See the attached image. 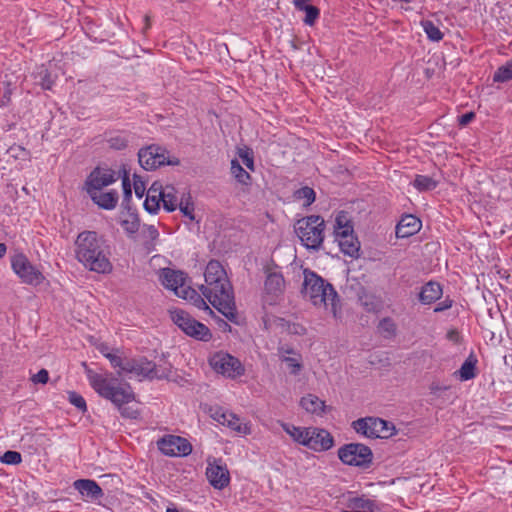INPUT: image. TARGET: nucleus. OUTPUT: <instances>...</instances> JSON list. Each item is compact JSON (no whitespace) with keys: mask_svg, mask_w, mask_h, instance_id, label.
<instances>
[{"mask_svg":"<svg viewBox=\"0 0 512 512\" xmlns=\"http://www.w3.org/2000/svg\"><path fill=\"white\" fill-rule=\"evenodd\" d=\"M477 359L473 354L462 363L460 369L456 372L461 381H468L476 377Z\"/></svg>","mask_w":512,"mask_h":512,"instance_id":"obj_29","label":"nucleus"},{"mask_svg":"<svg viewBox=\"0 0 512 512\" xmlns=\"http://www.w3.org/2000/svg\"><path fill=\"white\" fill-rule=\"evenodd\" d=\"M378 329L384 338L390 339L396 336L397 326L391 317H385L380 320Z\"/></svg>","mask_w":512,"mask_h":512,"instance_id":"obj_34","label":"nucleus"},{"mask_svg":"<svg viewBox=\"0 0 512 512\" xmlns=\"http://www.w3.org/2000/svg\"><path fill=\"white\" fill-rule=\"evenodd\" d=\"M133 188L135 191V195L138 198H142L144 196L146 191V185L142 178L137 174H134L133 176Z\"/></svg>","mask_w":512,"mask_h":512,"instance_id":"obj_48","label":"nucleus"},{"mask_svg":"<svg viewBox=\"0 0 512 512\" xmlns=\"http://www.w3.org/2000/svg\"><path fill=\"white\" fill-rule=\"evenodd\" d=\"M158 449L169 457H185L191 454V443L181 436L165 435L157 441Z\"/></svg>","mask_w":512,"mask_h":512,"instance_id":"obj_13","label":"nucleus"},{"mask_svg":"<svg viewBox=\"0 0 512 512\" xmlns=\"http://www.w3.org/2000/svg\"><path fill=\"white\" fill-rule=\"evenodd\" d=\"M303 275L304 296L308 297L316 307L326 309L330 307L333 314L336 315L340 299L333 285L310 269H304Z\"/></svg>","mask_w":512,"mask_h":512,"instance_id":"obj_4","label":"nucleus"},{"mask_svg":"<svg viewBox=\"0 0 512 512\" xmlns=\"http://www.w3.org/2000/svg\"><path fill=\"white\" fill-rule=\"evenodd\" d=\"M143 233L151 240H156L159 237V232L154 225H143Z\"/></svg>","mask_w":512,"mask_h":512,"instance_id":"obj_52","label":"nucleus"},{"mask_svg":"<svg viewBox=\"0 0 512 512\" xmlns=\"http://www.w3.org/2000/svg\"><path fill=\"white\" fill-rule=\"evenodd\" d=\"M144 20H145V27H144V29H145V30L150 29V27H151V24H150V17H149L148 15H146V16H145V18H144Z\"/></svg>","mask_w":512,"mask_h":512,"instance_id":"obj_60","label":"nucleus"},{"mask_svg":"<svg viewBox=\"0 0 512 512\" xmlns=\"http://www.w3.org/2000/svg\"><path fill=\"white\" fill-rule=\"evenodd\" d=\"M370 438H389L394 434V426L381 418L370 417Z\"/></svg>","mask_w":512,"mask_h":512,"instance_id":"obj_24","label":"nucleus"},{"mask_svg":"<svg viewBox=\"0 0 512 512\" xmlns=\"http://www.w3.org/2000/svg\"><path fill=\"white\" fill-rule=\"evenodd\" d=\"M347 508L349 509L348 512H353L355 510H372L373 502L363 497H354L349 499Z\"/></svg>","mask_w":512,"mask_h":512,"instance_id":"obj_38","label":"nucleus"},{"mask_svg":"<svg viewBox=\"0 0 512 512\" xmlns=\"http://www.w3.org/2000/svg\"><path fill=\"white\" fill-rule=\"evenodd\" d=\"M296 354H299L298 352H296L293 348L291 347H288V346H281L278 348V356H279V359L282 361V356H288V355H293L295 356Z\"/></svg>","mask_w":512,"mask_h":512,"instance_id":"obj_55","label":"nucleus"},{"mask_svg":"<svg viewBox=\"0 0 512 512\" xmlns=\"http://www.w3.org/2000/svg\"><path fill=\"white\" fill-rule=\"evenodd\" d=\"M100 351H101V353H102L103 355H104V353L109 352L107 347H105V348H101V349H100Z\"/></svg>","mask_w":512,"mask_h":512,"instance_id":"obj_63","label":"nucleus"},{"mask_svg":"<svg viewBox=\"0 0 512 512\" xmlns=\"http://www.w3.org/2000/svg\"><path fill=\"white\" fill-rule=\"evenodd\" d=\"M120 225L124 229V231L129 235L137 233L140 228V219L136 211H132L129 208L127 218L121 219Z\"/></svg>","mask_w":512,"mask_h":512,"instance_id":"obj_30","label":"nucleus"},{"mask_svg":"<svg viewBox=\"0 0 512 512\" xmlns=\"http://www.w3.org/2000/svg\"><path fill=\"white\" fill-rule=\"evenodd\" d=\"M177 207H179L181 213L184 216L188 217L190 220L195 219L194 204L192 202H190L189 200H186V201L181 200Z\"/></svg>","mask_w":512,"mask_h":512,"instance_id":"obj_47","label":"nucleus"},{"mask_svg":"<svg viewBox=\"0 0 512 512\" xmlns=\"http://www.w3.org/2000/svg\"><path fill=\"white\" fill-rule=\"evenodd\" d=\"M338 457L346 465L368 468L372 464L373 453L362 443H349L339 448Z\"/></svg>","mask_w":512,"mask_h":512,"instance_id":"obj_10","label":"nucleus"},{"mask_svg":"<svg viewBox=\"0 0 512 512\" xmlns=\"http://www.w3.org/2000/svg\"><path fill=\"white\" fill-rule=\"evenodd\" d=\"M325 220L319 215L305 216L294 225L301 244L311 251H319L325 238Z\"/></svg>","mask_w":512,"mask_h":512,"instance_id":"obj_5","label":"nucleus"},{"mask_svg":"<svg viewBox=\"0 0 512 512\" xmlns=\"http://www.w3.org/2000/svg\"><path fill=\"white\" fill-rule=\"evenodd\" d=\"M11 269L21 283L26 285L38 286L45 280L43 273L23 253L11 257Z\"/></svg>","mask_w":512,"mask_h":512,"instance_id":"obj_8","label":"nucleus"},{"mask_svg":"<svg viewBox=\"0 0 512 512\" xmlns=\"http://www.w3.org/2000/svg\"><path fill=\"white\" fill-rule=\"evenodd\" d=\"M162 192V185L155 181L147 191L144 201V209L150 214H156L160 209L162 198H158V194Z\"/></svg>","mask_w":512,"mask_h":512,"instance_id":"obj_23","label":"nucleus"},{"mask_svg":"<svg viewBox=\"0 0 512 512\" xmlns=\"http://www.w3.org/2000/svg\"><path fill=\"white\" fill-rule=\"evenodd\" d=\"M429 389H430L431 394L438 396L441 391L447 390L448 387L443 386L438 382H433V383H431Z\"/></svg>","mask_w":512,"mask_h":512,"instance_id":"obj_56","label":"nucleus"},{"mask_svg":"<svg viewBox=\"0 0 512 512\" xmlns=\"http://www.w3.org/2000/svg\"><path fill=\"white\" fill-rule=\"evenodd\" d=\"M282 362L286 363L290 374L298 375L303 368L301 354L295 356H282Z\"/></svg>","mask_w":512,"mask_h":512,"instance_id":"obj_37","label":"nucleus"},{"mask_svg":"<svg viewBox=\"0 0 512 512\" xmlns=\"http://www.w3.org/2000/svg\"><path fill=\"white\" fill-rule=\"evenodd\" d=\"M115 355H116V353H113V352L104 353V356L109 360L110 363H111V359L114 358Z\"/></svg>","mask_w":512,"mask_h":512,"instance_id":"obj_61","label":"nucleus"},{"mask_svg":"<svg viewBox=\"0 0 512 512\" xmlns=\"http://www.w3.org/2000/svg\"><path fill=\"white\" fill-rule=\"evenodd\" d=\"M124 373L126 374H133L136 377L142 379H149V380H162V379H168L171 370L170 368H159L157 365L148 360L146 357L140 356V357H133L128 358L127 363L125 364Z\"/></svg>","mask_w":512,"mask_h":512,"instance_id":"obj_6","label":"nucleus"},{"mask_svg":"<svg viewBox=\"0 0 512 512\" xmlns=\"http://www.w3.org/2000/svg\"><path fill=\"white\" fill-rule=\"evenodd\" d=\"M304 11L306 13L304 22L308 25H312L319 16V9L316 6L308 5L304 7Z\"/></svg>","mask_w":512,"mask_h":512,"instance_id":"obj_46","label":"nucleus"},{"mask_svg":"<svg viewBox=\"0 0 512 512\" xmlns=\"http://www.w3.org/2000/svg\"><path fill=\"white\" fill-rule=\"evenodd\" d=\"M215 421L221 425L227 426L239 434L248 435L251 433V427L248 422H244L239 416L230 412L224 411L221 408L216 409L212 414Z\"/></svg>","mask_w":512,"mask_h":512,"instance_id":"obj_16","label":"nucleus"},{"mask_svg":"<svg viewBox=\"0 0 512 512\" xmlns=\"http://www.w3.org/2000/svg\"><path fill=\"white\" fill-rule=\"evenodd\" d=\"M162 198L163 208L167 212H173L176 210L178 206V199L175 195V188L173 186L167 185L166 187L162 186V192L158 194V198Z\"/></svg>","mask_w":512,"mask_h":512,"instance_id":"obj_28","label":"nucleus"},{"mask_svg":"<svg viewBox=\"0 0 512 512\" xmlns=\"http://www.w3.org/2000/svg\"><path fill=\"white\" fill-rule=\"evenodd\" d=\"M117 180L112 169L96 167L87 177L85 185L88 194L100 191Z\"/></svg>","mask_w":512,"mask_h":512,"instance_id":"obj_15","label":"nucleus"},{"mask_svg":"<svg viewBox=\"0 0 512 512\" xmlns=\"http://www.w3.org/2000/svg\"><path fill=\"white\" fill-rule=\"evenodd\" d=\"M354 430L368 438H370L369 430H371L370 417L361 418L352 423Z\"/></svg>","mask_w":512,"mask_h":512,"instance_id":"obj_41","label":"nucleus"},{"mask_svg":"<svg viewBox=\"0 0 512 512\" xmlns=\"http://www.w3.org/2000/svg\"><path fill=\"white\" fill-rule=\"evenodd\" d=\"M4 100H10V97H8V96H6V95H5V96H4Z\"/></svg>","mask_w":512,"mask_h":512,"instance_id":"obj_64","label":"nucleus"},{"mask_svg":"<svg viewBox=\"0 0 512 512\" xmlns=\"http://www.w3.org/2000/svg\"><path fill=\"white\" fill-rule=\"evenodd\" d=\"M129 357H122L118 354L114 356V358L111 359V366L114 369H118V374L121 375L124 373L125 364L127 363V359Z\"/></svg>","mask_w":512,"mask_h":512,"instance_id":"obj_49","label":"nucleus"},{"mask_svg":"<svg viewBox=\"0 0 512 512\" xmlns=\"http://www.w3.org/2000/svg\"><path fill=\"white\" fill-rule=\"evenodd\" d=\"M281 426L295 442L307 447L310 427H299L288 423H283Z\"/></svg>","mask_w":512,"mask_h":512,"instance_id":"obj_27","label":"nucleus"},{"mask_svg":"<svg viewBox=\"0 0 512 512\" xmlns=\"http://www.w3.org/2000/svg\"><path fill=\"white\" fill-rule=\"evenodd\" d=\"M307 1L308 0H294V4L299 10H304V7L309 5L307 4Z\"/></svg>","mask_w":512,"mask_h":512,"instance_id":"obj_58","label":"nucleus"},{"mask_svg":"<svg viewBox=\"0 0 512 512\" xmlns=\"http://www.w3.org/2000/svg\"><path fill=\"white\" fill-rule=\"evenodd\" d=\"M160 281L162 285L180 298H185L187 290L190 288L188 279L184 272L171 268H164L160 273Z\"/></svg>","mask_w":512,"mask_h":512,"instance_id":"obj_14","label":"nucleus"},{"mask_svg":"<svg viewBox=\"0 0 512 512\" xmlns=\"http://www.w3.org/2000/svg\"><path fill=\"white\" fill-rule=\"evenodd\" d=\"M85 35H86V37H88L90 40H92L91 34L86 33ZM93 41H95V42H102L103 40H102V39H101V40H98L97 38H94V39H93Z\"/></svg>","mask_w":512,"mask_h":512,"instance_id":"obj_62","label":"nucleus"},{"mask_svg":"<svg viewBox=\"0 0 512 512\" xmlns=\"http://www.w3.org/2000/svg\"><path fill=\"white\" fill-rule=\"evenodd\" d=\"M128 139L122 134H116L107 139V143L111 149L123 150L128 146Z\"/></svg>","mask_w":512,"mask_h":512,"instance_id":"obj_40","label":"nucleus"},{"mask_svg":"<svg viewBox=\"0 0 512 512\" xmlns=\"http://www.w3.org/2000/svg\"><path fill=\"white\" fill-rule=\"evenodd\" d=\"M92 201L100 208L105 210H112L116 207L118 202V193L116 190L108 192L96 191L89 194Z\"/></svg>","mask_w":512,"mask_h":512,"instance_id":"obj_22","label":"nucleus"},{"mask_svg":"<svg viewBox=\"0 0 512 512\" xmlns=\"http://www.w3.org/2000/svg\"><path fill=\"white\" fill-rule=\"evenodd\" d=\"M300 405L307 412L322 415L325 412V402L319 399L316 395L308 394L301 398Z\"/></svg>","mask_w":512,"mask_h":512,"instance_id":"obj_26","label":"nucleus"},{"mask_svg":"<svg viewBox=\"0 0 512 512\" xmlns=\"http://www.w3.org/2000/svg\"><path fill=\"white\" fill-rule=\"evenodd\" d=\"M206 475L210 484L215 489H223L230 483V475L226 465L221 464V460L209 463L206 469Z\"/></svg>","mask_w":512,"mask_h":512,"instance_id":"obj_18","label":"nucleus"},{"mask_svg":"<svg viewBox=\"0 0 512 512\" xmlns=\"http://www.w3.org/2000/svg\"><path fill=\"white\" fill-rule=\"evenodd\" d=\"M474 118H475V113L474 112H467L465 114H462L459 117V119H458L459 125L460 126H466L470 122H472Z\"/></svg>","mask_w":512,"mask_h":512,"instance_id":"obj_53","label":"nucleus"},{"mask_svg":"<svg viewBox=\"0 0 512 512\" xmlns=\"http://www.w3.org/2000/svg\"><path fill=\"white\" fill-rule=\"evenodd\" d=\"M412 184L419 192H424L434 190L438 186V181L428 175L418 174Z\"/></svg>","mask_w":512,"mask_h":512,"instance_id":"obj_32","label":"nucleus"},{"mask_svg":"<svg viewBox=\"0 0 512 512\" xmlns=\"http://www.w3.org/2000/svg\"><path fill=\"white\" fill-rule=\"evenodd\" d=\"M294 197L298 200H305L304 206L308 207L315 201L316 193L313 188L304 186L294 192Z\"/></svg>","mask_w":512,"mask_h":512,"instance_id":"obj_39","label":"nucleus"},{"mask_svg":"<svg viewBox=\"0 0 512 512\" xmlns=\"http://www.w3.org/2000/svg\"><path fill=\"white\" fill-rule=\"evenodd\" d=\"M7 246L4 243H0V259L6 254Z\"/></svg>","mask_w":512,"mask_h":512,"instance_id":"obj_59","label":"nucleus"},{"mask_svg":"<svg viewBox=\"0 0 512 512\" xmlns=\"http://www.w3.org/2000/svg\"><path fill=\"white\" fill-rule=\"evenodd\" d=\"M454 301L449 297H446L443 301L439 302L434 308L435 313L443 312L450 309L453 306Z\"/></svg>","mask_w":512,"mask_h":512,"instance_id":"obj_51","label":"nucleus"},{"mask_svg":"<svg viewBox=\"0 0 512 512\" xmlns=\"http://www.w3.org/2000/svg\"><path fill=\"white\" fill-rule=\"evenodd\" d=\"M168 151L158 145H150L141 148L138 152V160L141 167L147 171L155 170L163 165L176 166L180 164V160L176 157L169 158Z\"/></svg>","mask_w":512,"mask_h":512,"instance_id":"obj_9","label":"nucleus"},{"mask_svg":"<svg viewBox=\"0 0 512 512\" xmlns=\"http://www.w3.org/2000/svg\"><path fill=\"white\" fill-rule=\"evenodd\" d=\"M334 234L339 242L341 251L350 257L358 258L360 251V243L353 235V227L347 222H343L342 218H336V225L334 227Z\"/></svg>","mask_w":512,"mask_h":512,"instance_id":"obj_12","label":"nucleus"},{"mask_svg":"<svg viewBox=\"0 0 512 512\" xmlns=\"http://www.w3.org/2000/svg\"><path fill=\"white\" fill-rule=\"evenodd\" d=\"M238 155L242 159L243 164L251 171L255 170L253 151L249 148L239 149Z\"/></svg>","mask_w":512,"mask_h":512,"instance_id":"obj_44","label":"nucleus"},{"mask_svg":"<svg viewBox=\"0 0 512 512\" xmlns=\"http://www.w3.org/2000/svg\"><path fill=\"white\" fill-rule=\"evenodd\" d=\"M284 287L285 280L280 272H270L267 274L264 288L268 294L278 296L283 292Z\"/></svg>","mask_w":512,"mask_h":512,"instance_id":"obj_25","label":"nucleus"},{"mask_svg":"<svg viewBox=\"0 0 512 512\" xmlns=\"http://www.w3.org/2000/svg\"><path fill=\"white\" fill-rule=\"evenodd\" d=\"M307 443V448L316 452H322L333 447L334 439L327 430L310 427Z\"/></svg>","mask_w":512,"mask_h":512,"instance_id":"obj_17","label":"nucleus"},{"mask_svg":"<svg viewBox=\"0 0 512 512\" xmlns=\"http://www.w3.org/2000/svg\"><path fill=\"white\" fill-rule=\"evenodd\" d=\"M68 401L78 408L81 412L87 411V404L82 395L75 391L68 392Z\"/></svg>","mask_w":512,"mask_h":512,"instance_id":"obj_42","label":"nucleus"},{"mask_svg":"<svg viewBox=\"0 0 512 512\" xmlns=\"http://www.w3.org/2000/svg\"><path fill=\"white\" fill-rule=\"evenodd\" d=\"M85 366V374L90 386L104 399L111 401L119 410L120 414L129 419H136L139 415L136 409L125 407L135 399V394L128 383H120L110 372L97 373Z\"/></svg>","mask_w":512,"mask_h":512,"instance_id":"obj_2","label":"nucleus"},{"mask_svg":"<svg viewBox=\"0 0 512 512\" xmlns=\"http://www.w3.org/2000/svg\"><path fill=\"white\" fill-rule=\"evenodd\" d=\"M73 486L87 500L95 501L104 495L102 488L95 480L78 479Z\"/></svg>","mask_w":512,"mask_h":512,"instance_id":"obj_19","label":"nucleus"},{"mask_svg":"<svg viewBox=\"0 0 512 512\" xmlns=\"http://www.w3.org/2000/svg\"><path fill=\"white\" fill-rule=\"evenodd\" d=\"M30 380L34 384H46L49 381V372L44 368L40 369Z\"/></svg>","mask_w":512,"mask_h":512,"instance_id":"obj_50","label":"nucleus"},{"mask_svg":"<svg viewBox=\"0 0 512 512\" xmlns=\"http://www.w3.org/2000/svg\"><path fill=\"white\" fill-rule=\"evenodd\" d=\"M171 319L187 336L208 342L212 338L210 329L182 309L170 311Z\"/></svg>","mask_w":512,"mask_h":512,"instance_id":"obj_7","label":"nucleus"},{"mask_svg":"<svg viewBox=\"0 0 512 512\" xmlns=\"http://www.w3.org/2000/svg\"><path fill=\"white\" fill-rule=\"evenodd\" d=\"M512 79V59L500 66L493 75V81L504 83Z\"/></svg>","mask_w":512,"mask_h":512,"instance_id":"obj_35","label":"nucleus"},{"mask_svg":"<svg viewBox=\"0 0 512 512\" xmlns=\"http://www.w3.org/2000/svg\"><path fill=\"white\" fill-rule=\"evenodd\" d=\"M76 259L90 271L110 273L112 264L109 260L110 247L103 236L95 231H83L75 241Z\"/></svg>","mask_w":512,"mask_h":512,"instance_id":"obj_3","label":"nucleus"},{"mask_svg":"<svg viewBox=\"0 0 512 512\" xmlns=\"http://www.w3.org/2000/svg\"><path fill=\"white\" fill-rule=\"evenodd\" d=\"M444 34H427V37L432 42H439L443 39Z\"/></svg>","mask_w":512,"mask_h":512,"instance_id":"obj_57","label":"nucleus"},{"mask_svg":"<svg viewBox=\"0 0 512 512\" xmlns=\"http://www.w3.org/2000/svg\"><path fill=\"white\" fill-rule=\"evenodd\" d=\"M421 25L424 32H441L439 27H437L431 20H422Z\"/></svg>","mask_w":512,"mask_h":512,"instance_id":"obj_54","label":"nucleus"},{"mask_svg":"<svg viewBox=\"0 0 512 512\" xmlns=\"http://www.w3.org/2000/svg\"><path fill=\"white\" fill-rule=\"evenodd\" d=\"M35 79L43 89L51 90L55 84L56 76H53L47 68L41 66L36 71Z\"/></svg>","mask_w":512,"mask_h":512,"instance_id":"obj_31","label":"nucleus"},{"mask_svg":"<svg viewBox=\"0 0 512 512\" xmlns=\"http://www.w3.org/2000/svg\"><path fill=\"white\" fill-rule=\"evenodd\" d=\"M442 286L436 281H429L421 287L418 294V299L423 305H430L435 303L442 297Z\"/></svg>","mask_w":512,"mask_h":512,"instance_id":"obj_21","label":"nucleus"},{"mask_svg":"<svg viewBox=\"0 0 512 512\" xmlns=\"http://www.w3.org/2000/svg\"><path fill=\"white\" fill-rule=\"evenodd\" d=\"M185 300H190L195 307L202 310L209 311L210 314H214L212 309L208 306L205 299L197 293L196 290L192 289L191 287L187 290V295L184 298Z\"/></svg>","mask_w":512,"mask_h":512,"instance_id":"obj_36","label":"nucleus"},{"mask_svg":"<svg viewBox=\"0 0 512 512\" xmlns=\"http://www.w3.org/2000/svg\"><path fill=\"white\" fill-rule=\"evenodd\" d=\"M421 226L422 223L418 217L411 214L404 215L396 226V236L397 238H408L416 234Z\"/></svg>","mask_w":512,"mask_h":512,"instance_id":"obj_20","label":"nucleus"},{"mask_svg":"<svg viewBox=\"0 0 512 512\" xmlns=\"http://www.w3.org/2000/svg\"><path fill=\"white\" fill-rule=\"evenodd\" d=\"M0 461L7 465H18L22 462V456L17 451L8 450L0 457Z\"/></svg>","mask_w":512,"mask_h":512,"instance_id":"obj_43","label":"nucleus"},{"mask_svg":"<svg viewBox=\"0 0 512 512\" xmlns=\"http://www.w3.org/2000/svg\"><path fill=\"white\" fill-rule=\"evenodd\" d=\"M204 278L205 284L199 287L204 298L229 321L238 323L233 287L222 264L209 261Z\"/></svg>","mask_w":512,"mask_h":512,"instance_id":"obj_1","label":"nucleus"},{"mask_svg":"<svg viewBox=\"0 0 512 512\" xmlns=\"http://www.w3.org/2000/svg\"><path fill=\"white\" fill-rule=\"evenodd\" d=\"M231 174L234 178L243 185H249L251 183V175L241 166L237 159L231 160Z\"/></svg>","mask_w":512,"mask_h":512,"instance_id":"obj_33","label":"nucleus"},{"mask_svg":"<svg viewBox=\"0 0 512 512\" xmlns=\"http://www.w3.org/2000/svg\"><path fill=\"white\" fill-rule=\"evenodd\" d=\"M209 362L215 372L230 379L238 378L245 373V368L240 360L229 353L217 352Z\"/></svg>","mask_w":512,"mask_h":512,"instance_id":"obj_11","label":"nucleus"},{"mask_svg":"<svg viewBox=\"0 0 512 512\" xmlns=\"http://www.w3.org/2000/svg\"><path fill=\"white\" fill-rule=\"evenodd\" d=\"M123 177H122V187H123V204L129 203L132 197V188L130 184L129 174L126 170H123Z\"/></svg>","mask_w":512,"mask_h":512,"instance_id":"obj_45","label":"nucleus"}]
</instances>
